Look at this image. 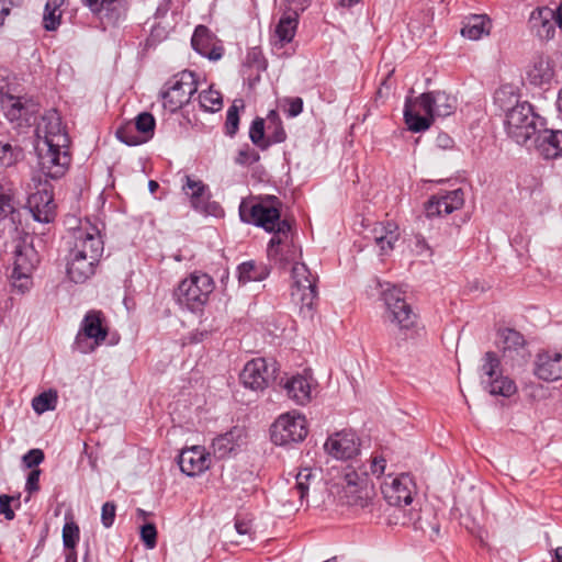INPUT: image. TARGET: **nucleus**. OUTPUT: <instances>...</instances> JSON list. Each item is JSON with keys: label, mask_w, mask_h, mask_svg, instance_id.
Wrapping results in <instances>:
<instances>
[{"label": "nucleus", "mask_w": 562, "mask_h": 562, "mask_svg": "<svg viewBox=\"0 0 562 562\" xmlns=\"http://www.w3.org/2000/svg\"><path fill=\"white\" fill-rule=\"evenodd\" d=\"M38 166L43 175L58 179L70 165L69 137L56 110L46 111L35 128Z\"/></svg>", "instance_id": "nucleus-1"}, {"label": "nucleus", "mask_w": 562, "mask_h": 562, "mask_svg": "<svg viewBox=\"0 0 562 562\" xmlns=\"http://www.w3.org/2000/svg\"><path fill=\"white\" fill-rule=\"evenodd\" d=\"M279 204L276 196H269L259 202L243 200L239 205V216L243 222L273 233L268 244L267 254L274 258H281L276 245L286 243L291 231L290 223L286 220H281Z\"/></svg>", "instance_id": "nucleus-2"}, {"label": "nucleus", "mask_w": 562, "mask_h": 562, "mask_svg": "<svg viewBox=\"0 0 562 562\" xmlns=\"http://www.w3.org/2000/svg\"><path fill=\"white\" fill-rule=\"evenodd\" d=\"M456 109V97L443 91L426 92L414 100H406L404 120L409 131L419 133L428 130L435 117L449 116Z\"/></svg>", "instance_id": "nucleus-3"}, {"label": "nucleus", "mask_w": 562, "mask_h": 562, "mask_svg": "<svg viewBox=\"0 0 562 562\" xmlns=\"http://www.w3.org/2000/svg\"><path fill=\"white\" fill-rule=\"evenodd\" d=\"M507 94L515 99V104L506 110L505 131L515 143L526 145L546 125V120L535 113L529 102L518 101L510 87H504L495 93V100L502 108L506 105L504 98Z\"/></svg>", "instance_id": "nucleus-4"}, {"label": "nucleus", "mask_w": 562, "mask_h": 562, "mask_svg": "<svg viewBox=\"0 0 562 562\" xmlns=\"http://www.w3.org/2000/svg\"><path fill=\"white\" fill-rule=\"evenodd\" d=\"M381 295L385 305L384 319L397 330L395 345L398 347L401 341L414 338L418 334V315L406 302L404 293L395 285L385 283Z\"/></svg>", "instance_id": "nucleus-5"}, {"label": "nucleus", "mask_w": 562, "mask_h": 562, "mask_svg": "<svg viewBox=\"0 0 562 562\" xmlns=\"http://www.w3.org/2000/svg\"><path fill=\"white\" fill-rule=\"evenodd\" d=\"M214 289L215 283L211 276L194 271L179 283L175 290V297L181 306L198 312L202 311Z\"/></svg>", "instance_id": "nucleus-6"}, {"label": "nucleus", "mask_w": 562, "mask_h": 562, "mask_svg": "<svg viewBox=\"0 0 562 562\" xmlns=\"http://www.w3.org/2000/svg\"><path fill=\"white\" fill-rule=\"evenodd\" d=\"M292 302L299 306L304 316H312L317 296V277L313 274L304 262H294L292 267Z\"/></svg>", "instance_id": "nucleus-7"}, {"label": "nucleus", "mask_w": 562, "mask_h": 562, "mask_svg": "<svg viewBox=\"0 0 562 562\" xmlns=\"http://www.w3.org/2000/svg\"><path fill=\"white\" fill-rule=\"evenodd\" d=\"M198 90L194 72L183 70L172 76L164 86L160 93L162 106L170 113H175L187 104Z\"/></svg>", "instance_id": "nucleus-8"}, {"label": "nucleus", "mask_w": 562, "mask_h": 562, "mask_svg": "<svg viewBox=\"0 0 562 562\" xmlns=\"http://www.w3.org/2000/svg\"><path fill=\"white\" fill-rule=\"evenodd\" d=\"M481 371V383L491 395L510 397L517 392L515 381L503 374L501 360L495 352H485Z\"/></svg>", "instance_id": "nucleus-9"}, {"label": "nucleus", "mask_w": 562, "mask_h": 562, "mask_svg": "<svg viewBox=\"0 0 562 562\" xmlns=\"http://www.w3.org/2000/svg\"><path fill=\"white\" fill-rule=\"evenodd\" d=\"M108 336V328L103 324V315L100 311H89L80 325L75 338L74 349L80 353H90L100 346Z\"/></svg>", "instance_id": "nucleus-10"}, {"label": "nucleus", "mask_w": 562, "mask_h": 562, "mask_svg": "<svg viewBox=\"0 0 562 562\" xmlns=\"http://www.w3.org/2000/svg\"><path fill=\"white\" fill-rule=\"evenodd\" d=\"M307 432L306 418L297 412L280 415L271 426V439L278 446L301 442Z\"/></svg>", "instance_id": "nucleus-11"}, {"label": "nucleus", "mask_w": 562, "mask_h": 562, "mask_svg": "<svg viewBox=\"0 0 562 562\" xmlns=\"http://www.w3.org/2000/svg\"><path fill=\"white\" fill-rule=\"evenodd\" d=\"M40 262L35 248L26 243H20L14 250V267L12 271L13 286L21 293L32 284L31 276Z\"/></svg>", "instance_id": "nucleus-12"}, {"label": "nucleus", "mask_w": 562, "mask_h": 562, "mask_svg": "<svg viewBox=\"0 0 562 562\" xmlns=\"http://www.w3.org/2000/svg\"><path fill=\"white\" fill-rule=\"evenodd\" d=\"M386 460L383 457L375 456L369 460V464L359 460L351 461L344 472V479L350 492H358L367 488L370 483V474L380 476L384 473Z\"/></svg>", "instance_id": "nucleus-13"}, {"label": "nucleus", "mask_w": 562, "mask_h": 562, "mask_svg": "<svg viewBox=\"0 0 562 562\" xmlns=\"http://www.w3.org/2000/svg\"><path fill=\"white\" fill-rule=\"evenodd\" d=\"M182 190L190 199L191 206L196 212L213 216H216L222 212L220 204L210 200V189L202 180L191 176H184Z\"/></svg>", "instance_id": "nucleus-14"}, {"label": "nucleus", "mask_w": 562, "mask_h": 562, "mask_svg": "<svg viewBox=\"0 0 562 562\" xmlns=\"http://www.w3.org/2000/svg\"><path fill=\"white\" fill-rule=\"evenodd\" d=\"M99 244L90 245L89 255H81V252H69L67 262V276L75 283H85L90 279L100 261Z\"/></svg>", "instance_id": "nucleus-15"}, {"label": "nucleus", "mask_w": 562, "mask_h": 562, "mask_svg": "<svg viewBox=\"0 0 562 562\" xmlns=\"http://www.w3.org/2000/svg\"><path fill=\"white\" fill-rule=\"evenodd\" d=\"M415 490L416 485L408 474L389 475L381 485L383 497L391 506L409 505Z\"/></svg>", "instance_id": "nucleus-16"}, {"label": "nucleus", "mask_w": 562, "mask_h": 562, "mask_svg": "<svg viewBox=\"0 0 562 562\" xmlns=\"http://www.w3.org/2000/svg\"><path fill=\"white\" fill-rule=\"evenodd\" d=\"M192 48L209 60L217 61L224 55L222 41L205 25H198L191 38Z\"/></svg>", "instance_id": "nucleus-17"}, {"label": "nucleus", "mask_w": 562, "mask_h": 562, "mask_svg": "<svg viewBox=\"0 0 562 562\" xmlns=\"http://www.w3.org/2000/svg\"><path fill=\"white\" fill-rule=\"evenodd\" d=\"M359 446L358 437L350 430L335 432L324 443L325 451L338 460H349L356 457Z\"/></svg>", "instance_id": "nucleus-18"}, {"label": "nucleus", "mask_w": 562, "mask_h": 562, "mask_svg": "<svg viewBox=\"0 0 562 562\" xmlns=\"http://www.w3.org/2000/svg\"><path fill=\"white\" fill-rule=\"evenodd\" d=\"M463 203L464 196L461 189L439 192L428 200L425 205V213L429 218L448 215L462 207Z\"/></svg>", "instance_id": "nucleus-19"}, {"label": "nucleus", "mask_w": 562, "mask_h": 562, "mask_svg": "<svg viewBox=\"0 0 562 562\" xmlns=\"http://www.w3.org/2000/svg\"><path fill=\"white\" fill-rule=\"evenodd\" d=\"M533 373L538 379L547 382L562 379V351L538 352L533 362Z\"/></svg>", "instance_id": "nucleus-20"}, {"label": "nucleus", "mask_w": 562, "mask_h": 562, "mask_svg": "<svg viewBox=\"0 0 562 562\" xmlns=\"http://www.w3.org/2000/svg\"><path fill=\"white\" fill-rule=\"evenodd\" d=\"M273 371L269 370L267 361L263 358H257L248 361L241 373V384L252 391H262L268 386Z\"/></svg>", "instance_id": "nucleus-21"}, {"label": "nucleus", "mask_w": 562, "mask_h": 562, "mask_svg": "<svg viewBox=\"0 0 562 562\" xmlns=\"http://www.w3.org/2000/svg\"><path fill=\"white\" fill-rule=\"evenodd\" d=\"M27 206L34 220L40 223H50L56 216L53 192L47 188L32 193L27 199Z\"/></svg>", "instance_id": "nucleus-22"}, {"label": "nucleus", "mask_w": 562, "mask_h": 562, "mask_svg": "<svg viewBox=\"0 0 562 562\" xmlns=\"http://www.w3.org/2000/svg\"><path fill=\"white\" fill-rule=\"evenodd\" d=\"M178 463L184 474L196 476L210 468V454L203 447L193 446L181 451Z\"/></svg>", "instance_id": "nucleus-23"}, {"label": "nucleus", "mask_w": 562, "mask_h": 562, "mask_svg": "<svg viewBox=\"0 0 562 562\" xmlns=\"http://www.w3.org/2000/svg\"><path fill=\"white\" fill-rule=\"evenodd\" d=\"M533 137L535 148L544 159H554L562 155V131L550 130L544 125Z\"/></svg>", "instance_id": "nucleus-24"}, {"label": "nucleus", "mask_w": 562, "mask_h": 562, "mask_svg": "<svg viewBox=\"0 0 562 562\" xmlns=\"http://www.w3.org/2000/svg\"><path fill=\"white\" fill-rule=\"evenodd\" d=\"M554 10L548 7L536 8L529 16V26L532 33L541 41H549L555 34Z\"/></svg>", "instance_id": "nucleus-25"}, {"label": "nucleus", "mask_w": 562, "mask_h": 562, "mask_svg": "<svg viewBox=\"0 0 562 562\" xmlns=\"http://www.w3.org/2000/svg\"><path fill=\"white\" fill-rule=\"evenodd\" d=\"M286 395L297 405H305L312 400V379L305 374H295L281 380Z\"/></svg>", "instance_id": "nucleus-26"}, {"label": "nucleus", "mask_w": 562, "mask_h": 562, "mask_svg": "<svg viewBox=\"0 0 562 562\" xmlns=\"http://www.w3.org/2000/svg\"><path fill=\"white\" fill-rule=\"evenodd\" d=\"M244 437V430L238 427L216 437L212 442L214 456L224 459L236 453L245 442Z\"/></svg>", "instance_id": "nucleus-27"}, {"label": "nucleus", "mask_w": 562, "mask_h": 562, "mask_svg": "<svg viewBox=\"0 0 562 562\" xmlns=\"http://www.w3.org/2000/svg\"><path fill=\"white\" fill-rule=\"evenodd\" d=\"M74 245L69 252L79 251L81 255H89L90 245L94 244V240L99 244V257L102 256L104 247L103 240L101 238L100 232L95 226L81 225L77 229L74 231Z\"/></svg>", "instance_id": "nucleus-28"}, {"label": "nucleus", "mask_w": 562, "mask_h": 562, "mask_svg": "<svg viewBox=\"0 0 562 562\" xmlns=\"http://www.w3.org/2000/svg\"><path fill=\"white\" fill-rule=\"evenodd\" d=\"M92 12L110 24L117 23L125 13L123 0H81Z\"/></svg>", "instance_id": "nucleus-29"}, {"label": "nucleus", "mask_w": 562, "mask_h": 562, "mask_svg": "<svg viewBox=\"0 0 562 562\" xmlns=\"http://www.w3.org/2000/svg\"><path fill=\"white\" fill-rule=\"evenodd\" d=\"M371 233L375 245L380 249V255H387L393 250L400 237L398 226L391 221L376 223Z\"/></svg>", "instance_id": "nucleus-30"}, {"label": "nucleus", "mask_w": 562, "mask_h": 562, "mask_svg": "<svg viewBox=\"0 0 562 562\" xmlns=\"http://www.w3.org/2000/svg\"><path fill=\"white\" fill-rule=\"evenodd\" d=\"M498 339L502 351L505 357L515 358V356L525 358L526 341L524 336L512 328H503L498 331Z\"/></svg>", "instance_id": "nucleus-31"}, {"label": "nucleus", "mask_w": 562, "mask_h": 562, "mask_svg": "<svg viewBox=\"0 0 562 562\" xmlns=\"http://www.w3.org/2000/svg\"><path fill=\"white\" fill-rule=\"evenodd\" d=\"M492 21L486 14H474L465 19L461 35L471 41H477L491 33Z\"/></svg>", "instance_id": "nucleus-32"}, {"label": "nucleus", "mask_w": 562, "mask_h": 562, "mask_svg": "<svg viewBox=\"0 0 562 562\" xmlns=\"http://www.w3.org/2000/svg\"><path fill=\"white\" fill-rule=\"evenodd\" d=\"M527 77L530 83L535 86L550 83L554 77V68L551 60L543 56L535 58L527 71Z\"/></svg>", "instance_id": "nucleus-33"}, {"label": "nucleus", "mask_w": 562, "mask_h": 562, "mask_svg": "<svg viewBox=\"0 0 562 562\" xmlns=\"http://www.w3.org/2000/svg\"><path fill=\"white\" fill-rule=\"evenodd\" d=\"M237 272L239 282L248 283L265 280L270 274V269L262 262L249 260L240 263Z\"/></svg>", "instance_id": "nucleus-34"}, {"label": "nucleus", "mask_w": 562, "mask_h": 562, "mask_svg": "<svg viewBox=\"0 0 562 562\" xmlns=\"http://www.w3.org/2000/svg\"><path fill=\"white\" fill-rule=\"evenodd\" d=\"M297 27V18L296 14H285L282 15L276 25V37L281 43V45L285 43H290L296 32Z\"/></svg>", "instance_id": "nucleus-35"}, {"label": "nucleus", "mask_w": 562, "mask_h": 562, "mask_svg": "<svg viewBox=\"0 0 562 562\" xmlns=\"http://www.w3.org/2000/svg\"><path fill=\"white\" fill-rule=\"evenodd\" d=\"M65 0H47L44 14L43 26L46 31H55L60 24L61 9Z\"/></svg>", "instance_id": "nucleus-36"}, {"label": "nucleus", "mask_w": 562, "mask_h": 562, "mask_svg": "<svg viewBox=\"0 0 562 562\" xmlns=\"http://www.w3.org/2000/svg\"><path fill=\"white\" fill-rule=\"evenodd\" d=\"M276 248L279 249V256L278 257H271L268 255V258L273 261L274 263L280 265V267H285L289 263L296 262L295 259L297 255L300 254V250L296 249V247L292 244L291 237H288L286 243L278 244L276 245Z\"/></svg>", "instance_id": "nucleus-37"}, {"label": "nucleus", "mask_w": 562, "mask_h": 562, "mask_svg": "<svg viewBox=\"0 0 562 562\" xmlns=\"http://www.w3.org/2000/svg\"><path fill=\"white\" fill-rule=\"evenodd\" d=\"M23 158V151L19 146L0 142V166L8 168Z\"/></svg>", "instance_id": "nucleus-38"}, {"label": "nucleus", "mask_w": 562, "mask_h": 562, "mask_svg": "<svg viewBox=\"0 0 562 562\" xmlns=\"http://www.w3.org/2000/svg\"><path fill=\"white\" fill-rule=\"evenodd\" d=\"M57 393L49 390L43 392L32 400V407L37 414H43L47 411H53L56 407Z\"/></svg>", "instance_id": "nucleus-39"}, {"label": "nucleus", "mask_w": 562, "mask_h": 562, "mask_svg": "<svg viewBox=\"0 0 562 562\" xmlns=\"http://www.w3.org/2000/svg\"><path fill=\"white\" fill-rule=\"evenodd\" d=\"M199 102L201 108L209 112H216L221 110L223 105L221 93L211 88L209 90L202 91L199 94Z\"/></svg>", "instance_id": "nucleus-40"}, {"label": "nucleus", "mask_w": 562, "mask_h": 562, "mask_svg": "<svg viewBox=\"0 0 562 562\" xmlns=\"http://www.w3.org/2000/svg\"><path fill=\"white\" fill-rule=\"evenodd\" d=\"M244 108L243 100H235L233 104L228 108L226 113V122H225V128L226 134L231 137H233L239 126V109Z\"/></svg>", "instance_id": "nucleus-41"}, {"label": "nucleus", "mask_w": 562, "mask_h": 562, "mask_svg": "<svg viewBox=\"0 0 562 562\" xmlns=\"http://www.w3.org/2000/svg\"><path fill=\"white\" fill-rule=\"evenodd\" d=\"M80 530L74 520L67 521L63 527V544L68 551H76L79 542Z\"/></svg>", "instance_id": "nucleus-42"}, {"label": "nucleus", "mask_w": 562, "mask_h": 562, "mask_svg": "<svg viewBox=\"0 0 562 562\" xmlns=\"http://www.w3.org/2000/svg\"><path fill=\"white\" fill-rule=\"evenodd\" d=\"M116 137L128 146H136L147 142V137H142L139 133L135 134L134 125L131 122L117 128Z\"/></svg>", "instance_id": "nucleus-43"}, {"label": "nucleus", "mask_w": 562, "mask_h": 562, "mask_svg": "<svg viewBox=\"0 0 562 562\" xmlns=\"http://www.w3.org/2000/svg\"><path fill=\"white\" fill-rule=\"evenodd\" d=\"M313 477V473L310 469H303L295 476V485L291 490V494L299 496L301 503L305 499L308 493L310 480Z\"/></svg>", "instance_id": "nucleus-44"}, {"label": "nucleus", "mask_w": 562, "mask_h": 562, "mask_svg": "<svg viewBox=\"0 0 562 562\" xmlns=\"http://www.w3.org/2000/svg\"><path fill=\"white\" fill-rule=\"evenodd\" d=\"M133 125L134 130L137 131L142 137H147V140L154 135L155 119L148 112L138 114Z\"/></svg>", "instance_id": "nucleus-45"}, {"label": "nucleus", "mask_w": 562, "mask_h": 562, "mask_svg": "<svg viewBox=\"0 0 562 562\" xmlns=\"http://www.w3.org/2000/svg\"><path fill=\"white\" fill-rule=\"evenodd\" d=\"M249 137L251 142L261 149L269 147V140L265 138V121L261 117H256L249 128Z\"/></svg>", "instance_id": "nucleus-46"}, {"label": "nucleus", "mask_w": 562, "mask_h": 562, "mask_svg": "<svg viewBox=\"0 0 562 562\" xmlns=\"http://www.w3.org/2000/svg\"><path fill=\"white\" fill-rule=\"evenodd\" d=\"M260 156L259 153L252 149L249 145L243 146L235 157V162L241 166H248L257 162Z\"/></svg>", "instance_id": "nucleus-47"}, {"label": "nucleus", "mask_w": 562, "mask_h": 562, "mask_svg": "<svg viewBox=\"0 0 562 562\" xmlns=\"http://www.w3.org/2000/svg\"><path fill=\"white\" fill-rule=\"evenodd\" d=\"M140 539L147 549H154L157 544V530L154 524H145L140 528Z\"/></svg>", "instance_id": "nucleus-48"}, {"label": "nucleus", "mask_w": 562, "mask_h": 562, "mask_svg": "<svg viewBox=\"0 0 562 562\" xmlns=\"http://www.w3.org/2000/svg\"><path fill=\"white\" fill-rule=\"evenodd\" d=\"M115 505L111 502H106L102 505L101 509V521L105 528H110L115 519Z\"/></svg>", "instance_id": "nucleus-49"}, {"label": "nucleus", "mask_w": 562, "mask_h": 562, "mask_svg": "<svg viewBox=\"0 0 562 562\" xmlns=\"http://www.w3.org/2000/svg\"><path fill=\"white\" fill-rule=\"evenodd\" d=\"M23 463L26 468H35L44 460V453L41 449H32L23 456Z\"/></svg>", "instance_id": "nucleus-50"}, {"label": "nucleus", "mask_w": 562, "mask_h": 562, "mask_svg": "<svg viewBox=\"0 0 562 562\" xmlns=\"http://www.w3.org/2000/svg\"><path fill=\"white\" fill-rule=\"evenodd\" d=\"M286 103L285 113L289 117H295L303 111V100L300 97L288 98L284 100Z\"/></svg>", "instance_id": "nucleus-51"}, {"label": "nucleus", "mask_w": 562, "mask_h": 562, "mask_svg": "<svg viewBox=\"0 0 562 562\" xmlns=\"http://www.w3.org/2000/svg\"><path fill=\"white\" fill-rule=\"evenodd\" d=\"M40 476H41V470L40 469H33L27 477L25 483V491L31 495L40 490Z\"/></svg>", "instance_id": "nucleus-52"}, {"label": "nucleus", "mask_w": 562, "mask_h": 562, "mask_svg": "<svg viewBox=\"0 0 562 562\" xmlns=\"http://www.w3.org/2000/svg\"><path fill=\"white\" fill-rule=\"evenodd\" d=\"M12 501H15L13 496L5 494L0 495V514H2L8 520H12L14 518V512L10 506Z\"/></svg>", "instance_id": "nucleus-53"}, {"label": "nucleus", "mask_w": 562, "mask_h": 562, "mask_svg": "<svg viewBox=\"0 0 562 562\" xmlns=\"http://www.w3.org/2000/svg\"><path fill=\"white\" fill-rule=\"evenodd\" d=\"M11 199L7 194L0 195V218L5 217L12 211Z\"/></svg>", "instance_id": "nucleus-54"}, {"label": "nucleus", "mask_w": 562, "mask_h": 562, "mask_svg": "<svg viewBox=\"0 0 562 562\" xmlns=\"http://www.w3.org/2000/svg\"><path fill=\"white\" fill-rule=\"evenodd\" d=\"M436 142L443 149L451 148L453 145V140L447 134H439Z\"/></svg>", "instance_id": "nucleus-55"}, {"label": "nucleus", "mask_w": 562, "mask_h": 562, "mask_svg": "<svg viewBox=\"0 0 562 562\" xmlns=\"http://www.w3.org/2000/svg\"><path fill=\"white\" fill-rule=\"evenodd\" d=\"M415 250L418 255H423L424 252H428L430 254V248L429 246L427 245V243L425 241V239L420 238V237H417L416 238V245H415Z\"/></svg>", "instance_id": "nucleus-56"}, {"label": "nucleus", "mask_w": 562, "mask_h": 562, "mask_svg": "<svg viewBox=\"0 0 562 562\" xmlns=\"http://www.w3.org/2000/svg\"><path fill=\"white\" fill-rule=\"evenodd\" d=\"M10 13L7 0H0V25L3 24L4 18Z\"/></svg>", "instance_id": "nucleus-57"}, {"label": "nucleus", "mask_w": 562, "mask_h": 562, "mask_svg": "<svg viewBox=\"0 0 562 562\" xmlns=\"http://www.w3.org/2000/svg\"><path fill=\"white\" fill-rule=\"evenodd\" d=\"M285 137H286V134H285L284 130L281 126H278L276 128V132L272 135L273 142L281 143L285 139Z\"/></svg>", "instance_id": "nucleus-58"}, {"label": "nucleus", "mask_w": 562, "mask_h": 562, "mask_svg": "<svg viewBox=\"0 0 562 562\" xmlns=\"http://www.w3.org/2000/svg\"><path fill=\"white\" fill-rule=\"evenodd\" d=\"M235 528H236L237 533H239L241 536L248 535V532H249V526L247 522H244V521L237 520L235 522Z\"/></svg>", "instance_id": "nucleus-59"}, {"label": "nucleus", "mask_w": 562, "mask_h": 562, "mask_svg": "<svg viewBox=\"0 0 562 562\" xmlns=\"http://www.w3.org/2000/svg\"><path fill=\"white\" fill-rule=\"evenodd\" d=\"M554 13H555V16H554L555 24L559 26L560 30H562V2L557 8V10H554Z\"/></svg>", "instance_id": "nucleus-60"}, {"label": "nucleus", "mask_w": 562, "mask_h": 562, "mask_svg": "<svg viewBox=\"0 0 562 562\" xmlns=\"http://www.w3.org/2000/svg\"><path fill=\"white\" fill-rule=\"evenodd\" d=\"M557 110H558V113H559V117L562 120V88L558 92Z\"/></svg>", "instance_id": "nucleus-61"}, {"label": "nucleus", "mask_w": 562, "mask_h": 562, "mask_svg": "<svg viewBox=\"0 0 562 562\" xmlns=\"http://www.w3.org/2000/svg\"><path fill=\"white\" fill-rule=\"evenodd\" d=\"M65 562H77V552L68 551L65 557Z\"/></svg>", "instance_id": "nucleus-62"}, {"label": "nucleus", "mask_w": 562, "mask_h": 562, "mask_svg": "<svg viewBox=\"0 0 562 562\" xmlns=\"http://www.w3.org/2000/svg\"><path fill=\"white\" fill-rule=\"evenodd\" d=\"M554 559H555V562H562V547H558L554 550Z\"/></svg>", "instance_id": "nucleus-63"}, {"label": "nucleus", "mask_w": 562, "mask_h": 562, "mask_svg": "<svg viewBox=\"0 0 562 562\" xmlns=\"http://www.w3.org/2000/svg\"><path fill=\"white\" fill-rule=\"evenodd\" d=\"M159 188V184L158 182H156L155 180H150L148 182V189L151 193H155L157 191V189Z\"/></svg>", "instance_id": "nucleus-64"}]
</instances>
